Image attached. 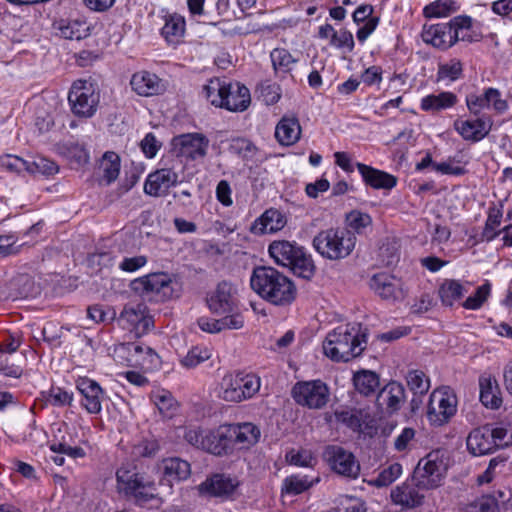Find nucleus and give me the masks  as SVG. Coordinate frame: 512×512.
<instances>
[{"mask_svg":"<svg viewBox=\"0 0 512 512\" xmlns=\"http://www.w3.org/2000/svg\"><path fill=\"white\" fill-rule=\"evenodd\" d=\"M250 286L262 299L276 306L292 303L297 292L290 278L268 266H258L253 269Z\"/></svg>","mask_w":512,"mask_h":512,"instance_id":"obj_1","label":"nucleus"},{"mask_svg":"<svg viewBox=\"0 0 512 512\" xmlns=\"http://www.w3.org/2000/svg\"><path fill=\"white\" fill-rule=\"evenodd\" d=\"M366 343V329L363 330L360 323H349L327 334L323 341V352L333 361L347 362L359 356Z\"/></svg>","mask_w":512,"mask_h":512,"instance_id":"obj_2","label":"nucleus"},{"mask_svg":"<svg viewBox=\"0 0 512 512\" xmlns=\"http://www.w3.org/2000/svg\"><path fill=\"white\" fill-rule=\"evenodd\" d=\"M472 19L469 16H456L447 23L424 25L422 39L433 47L446 50L457 41H472Z\"/></svg>","mask_w":512,"mask_h":512,"instance_id":"obj_3","label":"nucleus"},{"mask_svg":"<svg viewBox=\"0 0 512 512\" xmlns=\"http://www.w3.org/2000/svg\"><path fill=\"white\" fill-rule=\"evenodd\" d=\"M314 250L324 259L340 261L355 249V234L343 227H330L318 232L312 241Z\"/></svg>","mask_w":512,"mask_h":512,"instance_id":"obj_4","label":"nucleus"},{"mask_svg":"<svg viewBox=\"0 0 512 512\" xmlns=\"http://www.w3.org/2000/svg\"><path fill=\"white\" fill-rule=\"evenodd\" d=\"M268 252L278 265L288 267L295 275L304 279H310L314 275L315 266L311 256L295 242L273 241Z\"/></svg>","mask_w":512,"mask_h":512,"instance_id":"obj_5","label":"nucleus"},{"mask_svg":"<svg viewBox=\"0 0 512 512\" xmlns=\"http://www.w3.org/2000/svg\"><path fill=\"white\" fill-rule=\"evenodd\" d=\"M68 102L75 116L79 118L93 117L100 102L97 85L90 80L74 81L68 93Z\"/></svg>","mask_w":512,"mask_h":512,"instance_id":"obj_6","label":"nucleus"},{"mask_svg":"<svg viewBox=\"0 0 512 512\" xmlns=\"http://www.w3.org/2000/svg\"><path fill=\"white\" fill-rule=\"evenodd\" d=\"M448 456L444 450H434L421 458L414 470V481L424 489L441 484L448 468Z\"/></svg>","mask_w":512,"mask_h":512,"instance_id":"obj_7","label":"nucleus"},{"mask_svg":"<svg viewBox=\"0 0 512 512\" xmlns=\"http://www.w3.org/2000/svg\"><path fill=\"white\" fill-rule=\"evenodd\" d=\"M260 386V377L255 374H227L222 378L219 397L228 402H241L253 397Z\"/></svg>","mask_w":512,"mask_h":512,"instance_id":"obj_8","label":"nucleus"},{"mask_svg":"<svg viewBox=\"0 0 512 512\" xmlns=\"http://www.w3.org/2000/svg\"><path fill=\"white\" fill-rule=\"evenodd\" d=\"M118 487L136 504L143 506L155 497L154 484L134 470L121 467L116 472Z\"/></svg>","mask_w":512,"mask_h":512,"instance_id":"obj_9","label":"nucleus"},{"mask_svg":"<svg viewBox=\"0 0 512 512\" xmlns=\"http://www.w3.org/2000/svg\"><path fill=\"white\" fill-rule=\"evenodd\" d=\"M114 360L122 365L152 368L157 364L158 355L141 341L119 343L113 349Z\"/></svg>","mask_w":512,"mask_h":512,"instance_id":"obj_10","label":"nucleus"},{"mask_svg":"<svg viewBox=\"0 0 512 512\" xmlns=\"http://www.w3.org/2000/svg\"><path fill=\"white\" fill-rule=\"evenodd\" d=\"M294 401L305 408L319 410L330 400V389L322 380L298 381L291 390Z\"/></svg>","mask_w":512,"mask_h":512,"instance_id":"obj_11","label":"nucleus"},{"mask_svg":"<svg viewBox=\"0 0 512 512\" xmlns=\"http://www.w3.org/2000/svg\"><path fill=\"white\" fill-rule=\"evenodd\" d=\"M456 411L457 398L449 388H439L430 394L427 418L432 425H444L455 415Z\"/></svg>","mask_w":512,"mask_h":512,"instance_id":"obj_12","label":"nucleus"},{"mask_svg":"<svg viewBox=\"0 0 512 512\" xmlns=\"http://www.w3.org/2000/svg\"><path fill=\"white\" fill-rule=\"evenodd\" d=\"M134 290L145 297L165 301L172 297V279L167 273H151L133 281Z\"/></svg>","mask_w":512,"mask_h":512,"instance_id":"obj_13","label":"nucleus"},{"mask_svg":"<svg viewBox=\"0 0 512 512\" xmlns=\"http://www.w3.org/2000/svg\"><path fill=\"white\" fill-rule=\"evenodd\" d=\"M75 387L81 396L80 406L89 414H100L102 404L108 399L100 384L87 376H79L75 380Z\"/></svg>","mask_w":512,"mask_h":512,"instance_id":"obj_14","label":"nucleus"},{"mask_svg":"<svg viewBox=\"0 0 512 512\" xmlns=\"http://www.w3.org/2000/svg\"><path fill=\"white\" fill-rule=\"evenodd\" d=\"M209 139L202 133L181 134L173 139V146L179 156L191 160H203L209 148Z\"/></svg>","mask_w":512,"mask_h":512,"instance_id":"obj_15","label":"nucleus"},{"mask_svg":"<svg viewBox=\"0 0 512 512\" xmlns=\"http://www.w3.org/2000/svg\"><path fill=\"white\" fill-rule=\"evenodd\" d=\"M119 321L136 335L145 334L154 326L153 317L143 303L127 304L120 313Z\"/></svg>","mask_w":512,"mask_h":512,"instance_id":"obj_16","label":"nucleus"},{"mask_svg":"<svg viewBox=\"0 0 512 512\" xmlns=\"http://www.w3.org/2000/svg\"><path fill=\"white\" fill-rule=\"evenodd\" d=\"M207 303L210 311L218 315L241 314L238 311L236 290L231 283L226 281L218 284Z\"/></svg>","mask_w":512,"mask_h":512,"instance_id":"obj_17","label":"nucleus"},{"mask_svg":"<svg viewBox=\"0 0 512 512\" xmlns=\"http://www.w3.org/2000/svg\"><path fill=\"white\" fill-rule=\"evenodd\" d=\"M324 456L336 473L350 478L358 476L360 466L351 452L340 446H328Z\"/></svg>","mask_w":512,"mask_h":512,"instance_id":"obj_18","label":"nucleus"},{"mask_svg":"<svg viewBox=\"0 0 512 512\" xmlns=\"http://www.w3.org/2000/svg\"><path fill=\"white\" fill-rule=\"evenodd\" d=\"M180 183L179 175L171 168L157 169L148 174L144 183V192L153 197H163L169 189Z\"/></svg>","mask_w":512,"mask_h":512,"instance_id":"obj_19","label":"nucleus"},{"mask_svg":"<svg viewBox=\"0 0 512 512\" xmlns=\"http://www.w3.org/2000/svg\"><path fill=\"white\" fill-rule=\"evenodd\" d=\"M240 482L237 477L229 474L217 473L207 478L198 486L202 495L230 498L234 495Z\"/></svg>","mask_w":512,"mask_h":512,"instance_id":"obj_20","label":"nucleus"},{"mask_svg":"<svg viewBox=\"0 0 512 512\" xmlns=\"http://www.w3.org/2000/svg\"><path fill=\"white\" fill-rule=\"evenodd\" d=\"M421 485L414 481V476L410 482H404L391 490V500L395 505L404 509H413L419 507L424 500V493Z\"/></svg>","mask_w":512,"mask_h":512,"instance_id":"obj_21","label":"nucleus"},{"mask_svg":"<svg viewBox=\"0 0 512 512\" xmlns=\"http://www.w3.org/2000/svg\"><path fill=\"white\" fill-rule=\"evenodd\" d=\"M370 288L382 299L396 301L404 297L402 281L387 273L375 274Z\"/></svg>","mask_w":512,"mask_h":512,"instance_id":"obj_22","label":"nucleus"},{"mask_svg":"<svg viewBox=\"0 0 512 512\" xmlns=\"http://www.w3.org/2000/svg\"><path fill=\"white\" fill-rule=\"evenodd\" d=\"M404 400V386L399 382L391 381L378 391L376 405L381 411L392 414L401 408Z\"/></svg>","mask_w":512,"mask_h":512,"instance_id":"obj_23","label":"nucleus"},{"mask_svg":"<svg viewBox=\"0 0 512 512\" xmlns=\"http://www.w3.org/2000/svg\"><path fill=\"white\" fill-rule=\"evenodd\" d=\"M356 167L363 182L373 189L392 190L397 185V177L386 171L376 169L363 163H357Z\"/></svg>","mask_w":512,"mask_h":512,"instance_id":"obj_24","label":"nucleus"},{"mask_svg":"<svg viewBox=\"0 0 512 512\" xmlns=\"http://www.w3.org/2000/svg\"><path fill=\"white\" fill-rule=\"evenodd\" d=\"M454 129L466 141L479 142L484 139L492 128V121L484 118L475 120H456L453 124Z\"/></svg>","mask_w":512,"mask_h":512,"instance_id":"obj_25","label":"nucleus"},{"mask_svg":"<svg viewBox=\"0 0 512 512\" xmlns=\"http://www.w3.org/2000/svg\"><path fill=\"white\" fill-rule=\"evenodd\" d=\"M491 427L486 425L473 429L467 436L466 446L473 456H482L495 451L492 444Z\"/></svg>","mask_w":512,"mask_h":512,"instance_id":"obj_26","label":"nucleus"},{"mask_svg":"<svg viewBox=\"0 0 512 512\" xmlns=\"http://www.w3.org/2000/svg\"><path fill=\"white\" fill-rule=\"evenodd\" d=\"M231 435L232 450L235 447L240 449L249 448L256 444L260 438V429L249 422L241 424H227Z\"/></svg>","mask_w":512,"mask_h":512,"instance_id":"obj_27","label":"nucleus"},{"mask_svg":"<svg viewBox=\"0 0 512 512\" xmlns=\"http://www.w3.org/2000/svg\"><path fill=\"white\" fill-rule=\"evenodd\" d=\"M203 450L217 456L232 452L228 425H221L215 430H207Z\"/></svg>","mask_w":512,"mask_h":512,"instance_id":"obj_28","label":"nucleus"},{"mask_svg":"<svg viewBox=\"0 0 512 512\" xmlns=\"http://www.w3.org/2000/svg\"><path fill=\"white\" fill-rule=\"evenodd\" d=\"M250 102L251 97L249 89L238 82L230 81L225 93L223 104L220 108H224L232 112L244 111L248 108Z\"/></svg>","mask_w":512,"mask_h":512,"instance_id":"obj_29","label":"nucleus"},{"mask_svg":"<svg viewBox=\"0 0 512 512\" xmlns=\"http://www.w3.org/2000/svg\"><path fill=\"white\" fill-rule=\"evenodd\" d=\"M244 322L242 314H231L220 319L202 316L197 320V325L202 331L215 334L225 329H241L244 326Z\"/></svg>","mask_w":512,"mask_h":512,"instance_id":"obj_30","label":"nucleus"},{"mask_svg":"<svg viewBox=\"0 0 512 512\" xmlns=\"http://www.w3.org/2000/svg\"><path fill=\"white\" fill-rule=\"evenodd\" d=\"M162 479L161 484H167L172 487L173 481L186 480L191 474L190 464L178 457L167 458L161 464Z\"/></svg>","mask_w":512,"mask_h":512,"instance_id":"obj_31","label":"nucleus"},{"mask_svg":"<svg viewBox=\"0 0 512 512\" xmlns=\"http://www.w3.org/2000/svg\"><path fill=\"white\" fill-rule=\"evenodd\" d=\"M132 89L140 96H152L164 90L162 80L154 73L140 71L133 74L130 81Z\"/></svg>","mask_w":512,"mask_h":512,"instance_id":"obj_32","label":"nucleus"},{"mask_svg":"<svg viewBox=\"0 0 512 512\" xmlns=\"http://www.w3.org/2000/svg\"><path fill=\"white\" fill-rule=\"evenodd\" d=\"M458 97L451 91H441L437 94H429L420 101V109L424 112L437 114L441 111L452 109L458 103Z\"/></svg>","mask_w":512,"mask_h":512,"instance_id":"obj_33","label":"nucleus"},{"mask_svg":"<svg viewBox=\"0 0 512 512\" xmlns=\"http://www.w3.org/2000/svg\"><path fill=\"white\" fill-rule=\"evenodd\" d=\"M301 136V126L296 117L284 116L275 128V138L282 146L295 144Z\"/></svg>","mask_w":512,"mask_h":512,"instance_id":"obj_34","label":"nucleus"},{"mask_svg":"<svg viewBox=\"0 0 512 512\" xmlns=\"http://www.w3.org/2000/svg\"><path fill=\"white\" fill-rule=\"evenodd\" d=\"M480 401L490 409H498L502 404L501 391L498 382L490 375L479 378Z\"/></svg>","mask_w":512,"mask_h":512,"instance_id":"obj_35","label":"nucleus"},{"mask_svg":"<svg viewBox=\"0 0 512 512\" xmlns=\"http://www.w3.org/2000/svg\"><path fill=\"white\" fill-rule=\"evenodd\" d=\"M185 18L177 13L169 14L165 17V24L162 27L161 34L170 44H177L185 34Z\"/></svg>","mask_w":512,"mask_h":512,"instance_id":"obj_36","label":"nucleus"},{"mask_svg":"<svg viewBox=\"0 0 512 512\" xmlns=\"http://www.w3.org/2000/svg\"><path fill=\"white\" fill-rule=\"evenodd\" d=\"M229 82L226 78L214 77L209 79L202 90L205 98L213 106L220 108L223 104Z\"/></svg>","mask_w":512,"mask_h":512,"instance_id":"obj_37","label":"nucleus"},{"mask_svg":"<svg viewBox=\"0 0 512 512\" xmlns=\"http://www.w3.org/2000/svg\"><path fill=\"white\" fill-rule=\"evenodd\" d=\"M353 383L355 389L364 396L374 395L380 387L379 376L369 370H362L355 373Z\"/></svg>","mask_w":512,"mask_h":512,"instance_id":"obj_38","label":"nucleus"},{"mask_svg":"<svg viewBox=\"0 0 512 512\" xmlns=\"http://www.w3.org/2000/svg\"><path fill=\"white\" fill-rule=\"evenodd\" d=\"M462 76L463 64L460 60L453 58L447 62L438 64L436 82H444L445 85H450L451 83L461 79Z\"/></svg>","mask_w":512,"mask_h":512,"instance_id":"obj_39","label":"nucleus"},{"mask_svg":"<svg viewBox=\"0 0 512 512\" xmlns=\"http://www.w3.org/2000/svg\"><path fill=\"white\" fill-rule=\"evenodd\" d=\"M273 69L277 75L285 76L293 70L298 59L285 48H275L270 53Z\"/></svg>","mask_w":512,"mask_h":512,"instance_id":"obj_40","label":"nucleus"},{"mask_svg":"<svg viewBox=\"0 0 512 512\" xmlns=\"http://www.w3.org/2000/svg\"><path fill=\"white\" fill-rule=\"evenodd\" d=\"M120 157L113 151L104 153L100 161V169L102 170V181L109 185L114 182L120 173Z\"/></svg>","mask_w":512,"mask_h":512,"instance_id":"obj_41","label":"nucleus"},{"mask_svg":"<svg viewBox=\"0 0 512 512\" xmlns=\"http://www.w3.org/2000/svg\"><path fill=\"white\" fill-rule=\"evenodd\" d=\"M465 289L462 284L454 279H446L440 285L438 294L445 306H452L464 295Z\"/></svg>","mask_w":512,"mask_h":512,"instance_id":"obj_42","label":"nucleus"},{"mask_svg":"<svg viewBox=\"0 0 512 512\" xmlns=\"http://www.w3.org/2000/svg\"><path fill=\"white\" fill-rule=\"evenodd\" d=\"M159 412L166 418H171L177 411V402L168 391H156L151 396Z\"/></svg>","mask_w":512,"mask_h":512,"instance_id":"obj_43","label":"nucleus"},{"mask_svg":"<svg viewBox=\"0 0 512 512\" xmlns=\"http://www.w3.org/2000/svg\"><path fill=\"white\" fill-rule=\"evenodd\" d=\"M313 482L307 476L291 475L283 480L282 493L298 495L312 486Z\"/></svg>","mask_w":512,"mask_h":512,"instance_id":"obj_44","label":"nucleus"},{"mask_svg":"<svg viewBox=\"0 0 512 512\" xmlns=\"http://www.w3.org/2000/svg\"><path fill=\"white\" fill-rule=\"evenodd\" d=\"M466 512H500V501L495 495H482L467 505Z\"/></svg>","mask_w":512,"mask_h":512,"instance_id":"obj_45","label":"nucleus"},{"mask_svg":"<svg viewBox=\"0 0 512 512\" xmlns=\"http://www.w3.org/2000/svg\"><path fill=\"white\" fill-rule=\"evenodd\" d=\"M491 293V284L486 281L477 287L475 293L466 298L462 306L468 310H478L488 300Z\"/></svg>","mask_w":512,"mask_h":512,"instance_id":"obj_46","label":"nucleus"},{"mask_svg":"<svg viewBox=\"0 0 512 512\" xmlns=\"http://www.w3.org/2000/svg\"><path fill=\"white\" fill-rule=\"evenodd\" d=\"M407 384L414 395H424L430 388V381L420 370L409 371L406 376Z\"/></svg>","mask_w":512,"mask_h":512,"instance_id":"obj_47","label":"nucleus"},{"mask_svg":"<svg viewBox=\"0 0 512 512\" xmlns=\"http://www.w3.org/2000/svg\"><path fill=\"white\" fill-rule=\"evenodd\" d=\"M457 9V3L453 0H438L424 8V15L428 18L444 17Z\"/></svg>","mask_w":512,"mask_h":512,"instance_id":"obj_48","label":"nucleus"},{"mask_svg":"<svg viewBox=\"0 0 512 512\" xmlns=\"http://www.w3.org/2000/svg\"><path fill=\"white\" fill-rule=\"evenodd\" d=\"M402 474V465L400 463H393L387 468L383 469L378 476L371 481V484L381 488L391 485Z\"/></svg>","mask_w":512,"mask_h":512,"instance_id":"obj_49","label":"nucleus"},{"mask_svg":"<svg viewBox=\"0 0 512 512\" xmlns=\"http://www.w3.org/2000/svg\"><path fill=\"white\" fill-rule=\"evenodd\" d=\"M346 223L356 233L361 234L372 225V218L368 213L352 210L346 215Z\"/></svg>","mask_w":512,"mask_h":512,"instance_id":"obj_50","label":"nucleus"},{"mask_svg":"<svg viewBox=\"0 0 512 512\" xmlns=\"http://www.w3.org/2000/svg\"><path fill=\"white\" fill-rule=\"evenodd\" d=\"M211 357V351L204 346L192 347L185 357L182 358L181 364L186 368H194L199 364L207 361Z\"/></svg>","mask_w":512,"mask_h":512,"instance_id":"obj_51","label":"nucleus"},{"mask_svg":"<svg viewBox=\"0 0 512 512\" xmlns=\"http://www.w3.org/2000/svg\"><path fill=\"white\" fill-rule=\"evenodd\" d=\"M46 401L54 407L71 406L74 401V394L61 387L52 386L48 391Z\"/></svg>","mask_w":512,"mask_h":512,"instance_id":"obj_52","label":"nucleus"},{"mask_svg":"<svg viewBox=\"0 0 512 512\" xmlns=\"http://www.w3.org/2000/svg\"><path fill=\"white\" fill-rule=\"evenodd\" d=\"M59 35L69 40H80L84 36L83 24L78 21L60 20L56 24Z\"/></svg>","mask_w":512,"mask_h":512,"instance_id":"obj_53","label":"nucleus"},{"mask_svg":"<svg viewBox=\"0 0 512 512\" xmlns=\"http://www.w3.org/2000/svg\"><path fill=\"white\" fill-rule=\"evenodd\" d=\"M59 170L58 165L45 157H36L33 161H29V173H39L45 176H52Z\"/></svg>","mask_w":512,"mask_h":512,"instance_id":"obj_54","label":"nucleus"},{"mask_svg":"<svg viewBox=\"0 0 512 512\" xmlns=\"http://www.w3.org/2000/svg\"><path fill=\"white\" fill-rule=\"evenodd\" d=\"M159 450V443L154 437L143 438L133 445L132 454L135 457H153Z\"/></svg>","mask_w":512,"mask_h":512,"instance_id":"obj_55","label":"nucleus"},{"mask_svg":"<svg viewBox=\"0 0 512 512\" xmlns=\"http://www.w3.org/2000/svg\"><path fill=\"white\" fill-rule=\"evenodd\" d=\"M49 448L52 452H60L71 459H80L86 456V451L80 446L70 445L64 438L61 441H53Z\"/></svg>","mask_w":512,"mask_h":512,"instance_id":"obj_56","label":"nucleus"},{"mask_svg":"<svg viewBox=\"0 0 512 512\" xmlns=\"http://www.w3.org/2000/svg\"><path fill=\"white\" fill-rule=\"evenodd\" d=\"M260 220L263 225L262 230L270 233L280 230L285 224L281 213L273 209L265 211Z\"/></svg>","mask_w":512,"mask_h":512,"instance_id":"obj_57","label":"nucleus"},{"mask_svg":"<svg viewBox=\"0 0 512 512\" xmlns=\"http://www.w3.org/2000/svg\"><path fill=\"white\" fill-rule=\"evenodd\" d=\"M466 105L470 113L479 115L484 109H489L487 91L484 89L482 94L470 93L466 96Z\"/></svg>","mask_w":512,"mask_h":512,"instance_id":"obj_58","label":"nucleus"},{"mask_svg":"<svg viewBox=\"0 0 512 512\" xmlns=\"http://www.w3.org/2000/svg\"><path fill=\"white\" fill-rule=\"evenodd\" d=\"M487 99L490 108L497 114H503L508 110V103L501 97V92L493 87L486 88Z\"/></svg>","mask_w":512,"mask_h":512,"instance_id":"obj_59","label":"nucleus"},{"mask_svg":"<svg viewBox=\"0 0 512 512\" xmlns=\"http://www.w3.org/2000/svg\"><path fill=\"white\" fill-rule=\"evenodd\" d=\"M147 262L148 259L144 255L125 257L119 263V269L124 272L133 273L144 267L147 264Z\"/></svg>","mask_w":512,"mask_h":512,"instance_id":"obj_60","label":"nucleus"},{"mask_svg":"<svg viewBox=\"0 0 512 512\" xmlns=\"http://www.w3.org/2000/svg\"><path fill=\"white\" fill-rule=\"evenodd\" d=\"M492 444L494 449L504 448L512 444V435L504 427L491 428Z\"/></svg>","mask_w":512,"mask_h":512,"instance_id":"obj_61","label":"nucleus"},{"mask_svg":"<svg viewBox=\"0 0 512 512\" xmlns=\"http://www.w3.org/2000/svg\"><path fill=\"white\" fill-rule=\"evenodd\" d=\"M17 237L14 234L0 235V255L9 256L19 252L20 245H16Z\"/></svg>","mask_w":512,"mask_h":512,"instance_id":"obj_62","label":"nucleus"},{"mask_svg":"<svg viewBox=\"0 0 512 512\" xmlns=\"http://www.w3.org/2000/svg\"><path fill=\"white\" fill-rule=\"evenodd\" d=\"M140 146L147 158H154L161 148V143L156 139L153 133H148L142 139Z\"/></svg>","mask_w":512,"mask_h":512,"instance_id":"obj_63","label":"nucleus"},{"mask_svg":"<svg viewBox=\"0 0 512 512\" xmlns=\"http://www.w3.org/2000/svg\"><path fill=\"white\" fill-rule=\"evenodd\" d=\"M331 44L337 48H345L348 52L354 49V39L351 32L347 30H340L335 32Z\"/></svg>","mask_w":512,"mask_h":512,"instance_id":"obj_64","label":"nucleus"}]
</instances>
